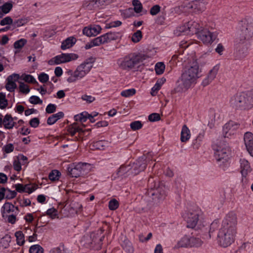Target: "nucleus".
<instances>
[{"label": "nucleus", "mask_w": 253, "mask_h": 253, "mask_svg": "<svg viewBox=\"0 0 253 253\" xmlns=\"http://www.w3.org/2000/svg\"><path fill=\"white\" fill-rule=\"evenodd\" d=\"M201 70L197 63H193L182 73L177 82L175 88L177 92H184L196 84L197 80L201 77Z\"/></svg>", "instance_id": "f257e3e1"}, {"label": "nucleus", "mask_w": 253, "mask_h": 253, "mask_svg": "<svg viewBox=\"0 0 253 253\" xmlns=\"http://www.w3.org/2000/svg\"><path fill=\"white\" fill-rule=\"evenodd\" d=\"M229 105L234 109L246 111L253 108V94L252 89L238 92L229 99Z\"/></svg>", "instance_id": "f03ea898"}, {"label": "nucleus", "mask_w": 253, "mask_h": 253, "mask_svg": "<svg viewBox=\"0 0 253 253\" xmlns=\"http://www.w3.org/2000/svg\"><path fill=\"white\" fill-rule=\"evenodd\" d=\"M143 60L141 55L131 53L119 58L117 64L120 70L128 72L135 69Z\"/></svg>", "instance_id": "7ed1b4c3"}, {"label": "nucleus", "mask_w": 253, "mask_h": 253, "mask_svg": "<svg viewBox=\"0 0 253 253\" xmlns=\"http://www.w3.org/2000/svg\"><path fill=\"white\" fill-rule=\"evenodd\" d=\"M94 62L93 58H89L78 66L74 72L69 71V77L67 81L69 83H74L83 78L90 72Z\"/></svg>", "instance_id": "20e7f679"}, {"label": "nucleus", "mask_w": 253, "mask_h": 253, "mask_svg": "<svg viewBox=\"0 0 253 253\" xmlns=\"http://www.w3.org/2000/svg\"><path fill=\"white\" fill-rule=\"evenodd\" d=\"M215 158L220 167L224 168L228 164L229 149L228 145L222 142H218L213 146Z\"/></svg>", "instance_id": "39448f33"}, {"label": "nucleus", "mask_w": 253, "mask_h": 253, "mask_svg": "<svg viewBox=\"0 0 253 253\" xmlns=\"http://www.w3.org/2000/svg\"><path fill=\"white\" fill-rule=\"evenodd\" d=\"M237 234V230L221 227L217 235L219 245L227 247L234 242Z\"/></svg>", "instance_id": "423d86ee"}, {"label": "nucleus", "mask_w": 253, "mask_h": 253, "mask_svg": "<svg viewBox=\"0 0 253 253\" xmlns=\"http://www.w3.org/2000/svg\"><path fill=\"white\" fill-rule=\"evenodd\" d=\"M18 212V208L11 203L6 202L2 207L1 214L3 218L12 224L15 223Z\"/></svg>", "instance_id": "0eeeda50"}, {"label": "nucleus", "mask_w": 253, "mask_h": 253, "mask_svg": "<svg viewBox=\"0 0 253 253\" xmlns=\"http://www.w3.org/2000/svg\"><path fill=\"white\" fill-rule=\"evenodd\" d=\"M183 217L187 222V226L193 228L196 227L198 222L203 219V212L198 208L189 210L184 214Z\"/></svg>", "instance_id": "6e6552de"}, {"label": "nucleus", "mask_w": 253, "mask_h": 253, "mask_svg": "<svg viewBox=\"0 0 253 253\" xmlns=\"http://www.w3.org/2000/svg\"><path fill=\"white\" fill-rule=\"evenodd\" d=\"M90 168V165L85 163H73L69 165L68 172L72 177H78L87 173Z\"/></svg>", "instance_id": "1a4fd4ad"}, {"label": "nucleus", "mask_w": 253, "mask_h": 253, "mask_svg": "<svg viewBox=\"0 0 253 253\" xmlns=\"http://www.w3.org/2000/svg\"><path fill=\"white\" fill-rule=\"evenodd\" d=\"M253 37V19L247 18L242 21L240 33L241 41L249 40Z\"/></svg>", "instance_id": "9d476101"}, {"label": "nucleus", "mask_w": 253, "mask_h": 253, "mask_svg": "<svg viewBox=\"0 0 253 253\" xmlns=\"http://www.w3.org/2000/svg\"><path fill=\"white\" fill-rule=\"evenodd\" d=\"M149 194L153 196V199L160 202L164 200L167 196V188L162 183H155L154 186L149 191Z\"/></svg>", "instance_id": "9b49d317"}, {"label": "nucleus", "mask_w": 253, "mask_h": 253, "mask_svg": "<svg viewBox=\"0 0 253 253\" xmlns=\"http://www.w3.org/2000/svg\"><path fill=\"white\" fill-rule=\"evenodd\" d=\"M78 58V55L75 53H62L55 56L49 60L48 63L50 65H58L69 62L72 60H76Z\"/></svg>", "instance_id": "f8f14e48"}, {"label": "nucleus", "mask_w": 253, "mask_h": 253, "mask_svg": "<svg viewBox=\"0 0 253 253\" xmlns=\"http://www.w3.org/2000/svg\"><path fill=\"white\" fill-rule=\"evenodd\" d=\"M239 125L230 121L226 123L222 127V135L224 138H232L236 134Z\"/></svg>", "instance_id": "ddd939ff"}, {"label": "nucleus", "mask_w": 253, "mask_h": 253, "mask_svg": "<svg viewBox=\"0 0 253 253\" xmlns=\"http://www.w3.org/2000/svg\"><path fill=\"white\" fill-rule=\"evenodd\" d=\"M237 218L236 214L229 212L223 219L221 227L237 230Z\"/></svg>", "instance_id": "4468645a"}, {"label": "nucleus", "mask_w": 253, "mask_h": 253, "mask_svg": "<svg viewBox=\"0 0 253 253\" xmlns=\"http://www.w3.org/2000/svg\"><path fill=\"white\" fill-rule=\"evenodd\" d=\"M199 39L205 44L211 43L216 39V35L207 29H202L198 35Z\"/></svg>", "instance_id": "2eb2a0df"}, {"label": "nucleus", "mask_w": 253, "mask_h": 253, "mask_svg": "<svg viewBox=\"0 0 253 253\" xmlns=\"http://www.w3.org/2000/svg\"><path fill=\"white\" fill-rule=\"evenodd\" d=\"M122 36L121 33L117 32H111L98 37L101 44L108 43L112 41L117 40Z\"/></svg>", "instance_id": "dca6fc26"}, {"label": "nucleus", "mask_w": 253, "mask_h": 253, "mask_svg": "<svg viewBox=\"0 0 253 253\" xmlns=\"http://www.w3.org/2000/svg\"><path fill=\"white\" fill-rule=\"evenodd\" d=\"M146 167V158L142 157L139 158L131 167V174H137L144 170Z\"/></svg>", "instance_id": "f3484780"}, {"label": "nucleus", "mask_w": 253, "mask_h": 253, "mask_svg": "<svg viewBox=\"0 0 253 253\" xmlns=\"http://www.w3.org/2000/svg\"><path fill=\"white\" fill-rule=\"evenodd\" d=\"M190 2L187 5L188 9L193 12H200L205 9L204 0H189Z\"/></svg>", "instance_id": "a211bd4d"}, {"label": "nucleus", "mask_w": 253, "mask_h": 253, "mask_svg": "<svg viewBox=\"0 0 253 253\" xmlns=\"http://www.w3.org/2000/svg\"><path fill=\"white\" fill-rule=\"evenodd\" d=\"M220 69V64L214 65L208 72L207 77L203 80L202 84L205 86L209 85L216 78Z\"/></svg>", "instance_id": "6ab92c4d"}, {"label": "nucleus", "mask_w": 253, "mask_h": 253, "mask_svg": "<svg viewBox=\"0 0 253 253\" xmlns=\"http://www.w3.org/2000/svg\"><path fill=\"white\" fill-rule=\"evenodd\" d=\"M102 28L98 25H94L84 28L83 33L88 37L96 36L100 33Z\"/></svg>", "instance_id": "aec40b11"}, {"label": "nucleus", "mask_w": 253, "mask_h": 253, "mask_svg": "<svg viewBox=\"0 0 253 253\" xmlns=\"http://www.w3.org/2000/svg\"><path fill=\"white\" fill-rule=\"evenodd\" d=\"M17 195L15 191L10 190L8 188L1 187L0 188V202L3 199L11 200L14 198Z\"/></svg>", "instance_id": "412c9836"}, {"label": "nucleus", "mask_w": 253, "mask_h": 253, "mask_svg": "<svg viewBox=\"0 0 253 253\" xmlns=\"http://www.w3.org/2000/svg\"><path fill=\"white\" fill-rule=\"evenodd\" d=\"M244 139L248 151L253 156V134L250 132L245 133Z\"/></svg>", "instance_id": "4be33fe9"}, {"label": "nucleus", "mask_w": 253, "mask_h": 253, "mask_svg": "<svg viewBox=\"0 0 253 253\" xmlns=\"http://www.w3.org/2000/svg\"><path fill=\"white\" fill-rule=\"evenodd\" d=\"M240 164L241 174L244 177H246L252 170L250 164L244 158L240 159Z\"/></svg>", "instance_id": "5701e85b"}, {"label": "nucleus", "mask_w": 253, "mask_h": 253, "mask_svg": "<svg viewBox=\"0 0 253 253\" xmlns=\"http://www.w3.org/2000/svg\"><path fill=\"white\" fill-rule=\"evenodd\" d=\"M186 26L187 27L190 34H196L198 35L199 33L201 31V27L200 24L195 21H189L186 23Z\"/></svg>", "instance_id": "b1692460"}, {"label": "nucleus", "mask_w": 253, "mask_h": 253, "mask_svg": "<svg viewBox=\"0 0 253 253\" xmlns=\"http://www.w3.org/2000/svg\"><path fill=\"white\" fill-rule=\"evenodd\" d=\"M191 137V133L189 129L186 125L182 126L180 133V140L182 142H186Z\"/></svg>", "instance_id": "393cba45"}, {"label": "nucleus", "mask_w": 253, "mask_h": 253, "mask_svg": "<svg viewBox=\"0 0 253 253\" xmlns=\"http://www.w3.org/2000/svg\"><path fill=\"white\" fill-rule=\"evenodd\" d=\"M76 42V38L73 37H69L62 42L61 48L62 50L70 48L75 44Z\"/></svg>", "instance_id": "a878e982"}, {"label": "nucleus", "mask_w": 253, "mask_h": 253, "mask_svg": "<svg viewBox=\"0 0 253 253\" xmlns=\"http://www.w3.org/2000/svg\"><path fill=\"white\" fill-rule=\"evenodd\" d=\"M190 247L189 236H184L178 241L174 248L178 249L180 248Z\"/></svg>", "instance_id": "bb28decb"}, {"label": "nucleus", "mask_w": 253, "mask_h": 253, "mask_svg": "<svg viewBox=\"0 0 253 253\" xmlns=\"http://www.w3.org/2000/svg\"><path fill=\"white\" fill-rule=\"evenodd\" d=\"M64 114L63 112H59L49 117L47 120V124L48 125H52L55 124L58 120L64 117Z\"/></svg>", "instance_id": "cd10ccee"}, {"label": "nucleus", "mask_w": 253, "mask_h": 253, "mask_svg": "<svg viewBox=\"0 0 253 253\" xmlns=\"http://www.w3.org/2000/svg\"><path fill=\"white\" fill-rule=\"evenodd\" d=\"M15 123L10 115H6L2 120V124L6 129H11L14 126Z\"/></svg>", "instance_id": "c85d7f7f"}, {"label": "nucleus", "mask_w": 253, "mask_h": 253, "mask_svg": "<svg viewBox=\"0 0 253 253\" xmlns=\"http://www.w3.org/2000/svg\"><path fill=\"white\" fill-rule=\"evenodd\" d=\"M26 43L27 40L25 39H21L16 41L13 44L14 47L15 49V53H18Z\"/></svg>", "instance_id": "c756f323"}, {"label": "nucleus", "mask_w": 253, "mask_h": 253, "mask_svg": "<svg viewBox=\"0 0 253 253\" xmlns=\"http://www.w3.org/2000/svg\"><path fill=\"white\" fill-rule=\"evenodd\" d=\"M83 6L84 9L88 10H94L97 8L94 0L85 1L84 2Z\"/></svg>", "instance_id": "7c9ffc66"}, {"label": "nucleus", "mask_w": 253, "mask_h": 253, "mask_svg": "<svg viewBox=\"0 0 253 253\" xmlns=\"http://www.w3.org/2000/svg\"><path fill=\"white\" fill-rule=\"evenodd\" d=\"M109 143L105 140H100L94 142L93 147L96 149L103 150L108 146Z\"/></svg>", "instance_id": "2f4dec72"}, {"label": "nucleus", "mask_w": 253, "mask_h": 253, "mask_svg": "<svg viewBox=\"0 0 253 253\" xmlns=\"http://www.w3.org/2000/svg\"><path fill=\"white\" fill-rule=\"evenodd\" d=\"M189 241L190 247H199L201 246L203 244L202 241L199 238L189 236Z\"/></svg>", "instance_id": "473e14b6"}, {"label": "nucleus", "mask_w": 253, "mask_h": 253, "mask_svg": "<svg viewBox=\"0 0 253 253\" xmlns=\"http://www.w3.org/2000/svg\"><path fill=\"white\" fill-rule=\"evenodd\" d=\"M17 244L19 246L23 245L25 243L24 235L22 231H18L15 233Z\"/></svg>", "instance_id": "72a5a7b5"}, {"label": "nucleus", "mask_w": 253, "mask_h": 253, "mask_svg": "<svg viewBox=\"0 0 253 253\" xmlns=\"http://www.w3.org/2000/svg\"><path fill=\"white\" fill-rule=\"evenodd\" d=\"M88 117V113L87 112H84L74 116V119L76 121H80L82 123L85 122Z\"/></svg>", "instance_id": "f704fd0d"}, {"label": "nucleus", "mask_w": 253, "mask_h": 253, "mask_svg": "<svg viewBox=\"0 0 253 253\" xmlns=\"http://www.w3.org/2000/svg\"><path fill=\"white\" fill-rule=\"evenodd\" d=\"M101 45L98 37L93 39L90 42L87 43L84 48L86 49L91 48L94 46H97Z\"/></svg>", "instance_id": "c9c22d12"}, {"label": "nucleus", "mask_w": 253, "mask_h": 253, "mask_svg": "<svg viewBox=\"0 0 253 253\" xmlns=\"http://www.w3.org/2000/svg\"><path fill=\"white\" fill-rule=\"evenodd\" d=\"M12 7L13 5L12 3L10 2H6L0 6V10L4 15L9 13V11L11 10Z\"/></svg>", "instance_id": "e433bc0d"}, {"label": "nucleus", "mask_w": 253, "mask_h": 253, "mask_svg": "<svg viewBox=\"0 0 253 253\" xmlns=\"http://www.w3.org/2000/svg\"><path fill=\"white\" fill-rule=\"evenodd\" d=\"M82 243L86 247H93L91 236L86 235L81 240Z\"/></svg>", "instance_id": "4c0bfd02"}, {"label": "nucleus", "mask_w": 253, "mask_h": 253, "mask_svg": "<svg viewBox=\"0 0 253 253\" xmlns=\"http://www.w3.org/2000/svg\"><path fill=\"white\" fill-rule=\"evenodd\" d=\"M132 4L134 7V11L137 13L141 12L143 6L141 2L139 0H133Z\"/></svg>", "instance_id": "58836bf2"}, {"label": "nucleus", "mask_w": 253, "mask_h": 253, "mask_svg": "<svg viewBox=\"0 0 253 253\" xmlns=\"http://www.w3.org/2000/svg\"><path fill=\"white\" fill-rule=\"evenodd\" d=\"M43 249L39 245L32 246L29 249L30 253H43Z\"/></svg>", "instance_id": "ea45409f"}, {"label": "nucleus", "mask_w": 253, "mask_h": 253, "mask_svg": "<svg viewBox=\"0 0 253 253\" xmlns=\"http://www.w3.org/2000/svg\"><path fill=\"white\" fill-rule=\"evenodd\" d=\"M142 38V34L141 31L140 30H137L132 34L131 37V41L134 43H137L141 40Z\"/></svg>", "instance_id": "a19ab883"}, {"label": "nucleus", "mask_w": 253, "mask_h": 253, "mask_svg": "<svg viewBox=\"0 0 253 253\" xmlns=\"http://www.w3.org/2000/svg\"><path fill=\"white\" fill-rule=\"evenodd\" d=\"M130 171H131V168H130L129 166H122L118 169L117 173L119 176H122L125 175L127 172L131 173Z\"/></svg>", "instance_id": "79ce46f5"}, {"label": "nucleus", "mask_w": 253, "mask_h": 253, "mask_svg": "<svg viewBox=\"0 0 253 253\" xmlns=\"http://www.w3.org/2000/svg\"><path fill=\"white\" fill-rule=\"evenodd\" d=\"M165 69V65L162 62H158L155 65V71L157 74L161 75Z\"/></svg>", "instance_id": "37998d69"}, {"label": "nucleus", "mask_w": 253, "mask_h": 253, "mask_svg": "<svg viewBox=\"0 0 253 253\" xmlns=\"http://www.w3.org/2000/svg\"><path fill=\"white\" fill-rule=\"evenodd\" d=\"M8 105L7 100L6 99L5 94L0 93V108L3 109L5 108Z\"/></svg>", "instance_id": "c03bdc74"}, {"label": "nucleus", "mask_w": 253, "mask_h": 253, "mask_svg": "<svg viewBox=\"0 0 253 253\" xmlns=\"http://www.w3.org/2000/svg\"><path fill=\"white\" fill-rule=\"evenodd\" d=\"M60 172L57 170H53L49 174L48 177L51 181H55L59 179Z\"/></svg>", "instance_id": "a18cd8bd"}, {"label": "nucleus", "mask_w": 253, "mask_h": 253, "mask_svg": "<svg viewBox=\"0 0 253 253\" xmlns=\"http://www.w3.org/2000/svg\"><path fill=\"white\" fill-rule=\"evenodd\" d=\"M21 78L25 82L28 83H37L36 79L31 75L23 74L21 76Z\"/></svg>", "instance_id": "49530a36"}, {"label": "nucleus", "mask_w": 253, "mask_h": 253, "mask_svg": "<svg viewBox=\"0 0 253 253\" xmlns=\"http://www.w3.org/2000/svg\"><path fill=\"white\" fill-rule=\"evenodd\" d=\"M136 93V90L134 88L128 89L123 90L121 92V94L122 96L127 97L132 96Z\"/></svg>", "instance_id": "de8ad7c7"}, {"label": "nucleus", "mask_w": 253, "mask_h": 253, "mask_svg": "<svg viewBox=\"0 0 253 253\" xmlns=\"http://www.w3.org/2000/svg\"><path fill=\"white\" fill-rule=\"evenodd\" d=\"M16 87L17 84L14 82L7 81L5 85V88L8 91L13 92L14 91Z\"/></svg>", "instance_id": "09e8293b"}, {"label": "nucleus", "mask_w": 253, "mask_h": 253, "mask_svg": "<svg viewBox=\"0 0 253 253\" xmlns=\"http://www.w3.org/2000/svg\"><path fill=\"white\" fill-rule=\"evenodd\" d=\"M130 127L133 130H136L142 127V124L140 121H136L130 123Z\"/></svg>", "instance_id": "8fccbe9b"}, {"label": "nucleus", "mask_w": 253, "mask_h": 253, "mask_svg": "<svg viewBox=\"0 0 253 253\" xmlns=\"http://www.w3.org/2000/svg\"><path fill=\"white\" fill-rule=\"evenodd\" d=\"M204 137V133H200L196 139H195V142L193 143V146L195 148L198 149L200 145V142L202 141L203 138Z\"/></svg>", "instance_id": "3c124183"}, {"label": "nucleus", "mask_w": 253, "mask_h": 253, "mask_svg": "<svg viewBox=\"0 0 253 253\" xmlns=\"http://www.w3.org/2000/svg\"><path fill=\"white\" fill-rule=\"evenodd\" d=\"M46 214L49 216L51 218L54 219L58 215V211L54 208H50L47 210Z\"/></svg>", "instance_id": "603ef678"}, {"label": "nucleus", "mask_w": 253, "mask_h": 253, "mask_svg": "<svg viewBox=\"0 0 253 253\" xmlns=\"http://www.w3.org/2000/svg\"><path fill=\"white\" fill-rule=\"evenodd\" d=\"M29 102L33 104H42V100L39 97L35 95L30 97Z\"/></svg>", "instance_id": "864d4df0"}, {"label": "nucleus", "mask_w": 253, "mask_h": 253, "mask_svg": "<svg viewBox=\"0 0 253 253\" xmlns=\"http://www.w3.org/2000/svg\"><path fill=\"white\" fill-rule=\"evenodd\" d=\"M19 89L20 91L25 94H27L30 92V89L28 85L25 84L23 83H19Z\"/></svg>", "instance_id": "5fc2aeb1"}, {"label": "nucleus", "mask_w": 253, "mask_h": 253, "mask_svg": "<svg viewBox=\"0 0 253 253\" xmlns=\"http://www.w3.org/2000/svg\"><path fill=\"white\" fill-rule=\"evenodd\" d=\"M119 202L117 200L114 199L109 202V208L110 210H115L119 207Z\"/></svg>", "instance_id": "6e6d98bb"}, {"label": "nucleus", "mask_w": 253, "mask_h": 253, "mask_svg": "<svg viewBox=\"0 0 253 253\" xmlns=\"http://www.w3.org/2000/svg\"><path fill=\"white\" fill-rule=\"evenodd\" d=\"M13 23L12 19L9 16H6L0 21L1 26H5L6 25H11Z\"/></svg>", "instance_id": "4d7b16f0"}, {"label": "nucleus", "mask_w": 253, "mask_h": 253, "mask_svg": "<svg viewBox=\"0 0 253 253\" xmlns=\"http://www.w3.org/2000/svg\"><path fill=\"white\" fill-rule=\"evenodd\" d=\"M56 109V105L54 104H49L46 107L45 111L48 114L53 113Z\"/></svg>", "instance_id": "13d9d810"}, {"label": "nucleus", "mask_w": 253, "mask_h": 253, "mask_svg": "<svg viewBox=\"0 0 253 253\" xmlns=\"http://www.w3.org/2000/svg\"><path fill=\"white\" fill-rule=\"evenodd\" d=\"M161 119L160 116L158 113H152L148 116V120L150 122L158 121Z\"/></svg>", "instance_id": "bf43d9fd"}, {"label": "nucleus", "mask_w": 253, "mask_h": 253, "mask_svg": "<svg viewBox=\"0 0 253 253\" xmlns=\"http://www.w3.org/2000/svg\"><path fill=\"white\" fill-rule=\"evenodd\" d=\"M81 99L88 103H92L95 100V98L94 96L86 94L82 95Z\"/></svg>", "instance_id": "052dcab7"}, {"label": "nucleus", "mask_w": 253, "mask_h": 253, "mask_svg": "<svg viewBox=\"0 0 253 253\" xmlns=\"http://www.w3.org/2000/svg\"><path fill=\"white\" fill-rule=\"evenodd\" d=\"M29 124L31 126L36 128L40 124V120L38 118H34L30 121Z\"/></svg>", "instance_id": "680f3d73"}, {"label": "nucleus", "mask_w": 253, "mask_h": 253, "mask_svg": "<svg viewBox=\"0 0 253 253\" xmlns=\"http://www.w3.org/2000/svg\"><path fill=\"white\" fill-rule=\"evenodd\" d=\"M38 79L41 83H44L48 81L49 77L47 74L42 73L39 76Z\"/></svg>", "instance_id": "e2e57ef3"}, {"label": "nucleus", "mask_w": 253, "mask_h": 253, "mask_svg": "<svg viewBox=\"0 0 253 253\" xmlns=\"http://www.w3.org/2000/svg\"><path fill=\"white\" fill-rule=\"evenodd\" d=\"M20 75L18 74L14 73L9 76L7 79V81L14 82L15 83L20 78Z\"/></svg>", "instance_id": "0e129e2a"}, {"label": "nucleus", "mask_w": 253, "mask_h": 253, "mask_svg": "<svg viewBox=\"0 0 253 253\" xmlns=\"http://www.w3.org/2000/svg\"><path fill=\"white\" fill-rule=\"evenodd\" d=\"M160 11V6L159 5H155L150 10V13L152 15H156Z\"/></svg>", "instance_id": "69168bd1"}, {"label": "nucleus", "mask_w": 253, "mask_h": 253, "mask_svg": "<svg viewBox=\"0 0 253 253\" xmlns=\"http://www.w3.org/2000/svg\"><path fill=\"white\" fill-rule=\"evenodd\" d=\"M3 150L6 153H10L13 151L14 146L11 143L8 144L3 147Z\"/></svg>", "instance_id": "338daca9"}, {"label": "nucleus", "mask_w": 253, "mask_h": 253, "mask_svg": "<svg viewBox=\"0 0 253 253\" xmlns=\"http://www.w3.org/2000/svg\"><path fill=\"white\" fill-rule=\"evenodd\" d=\"M27 20L25 18H21L17 19L14 21V24L17 27H20L23 26L27 23Z\"/></svg>", "instance_id": "774afa93"}]
</instances>
